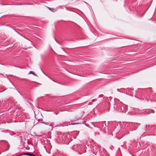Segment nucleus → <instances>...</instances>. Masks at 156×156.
<instances>
[{
  "label": "nucleus",
  "instance_id": "f257e3e1",
  "mask_svg": "<svg viewBox=\"0 0 156 156\" xmlns=\"http://www.w3.org/2000/svg\"><path fill=\"white\" fill-rule=\"evenodd\" d=\"M124 105L122 102H120L117 105L116 109L118 111L125 112L126 110L124 108Z\"/></svg>",
  "mask_w": 156,
  "mask_h": 156
},
{
  "label": "nucleus",
  "instance_id": "f03ea898",
  "mask_svg": "<svg viewBox=\"0 0 156 156\" xmlns=\"http://www.w3.org/2000/svg\"><path fill=\"white\" fill-rule=\"evenodd\" d=\"M62 141L63 140L65 142L66 141L65 143H66V141L68 142L69 141H70L69 137L70 136L69 135L66 134L65 135H62Z\"/></svg>",
  "mask_w": 156,
  "mask_h": 156
},
{
  "label": "nucleus",
  "instance_id": "7ed1b4c3",
  "mask_svg": "<svg viewBox=\"0 0 156 156\" xmlns=\"http://www.w3.org/2000/svg\"><path fill=\"white\" fill-rule=\"evenodd\" d=\"M4 27H4V28H5V29H14L12 27H11L10 26H9L7 25H5L4 26Z\"/></svg>",
  "mask_w": 156,
  "mask_h": 156
},
{
  "label": "nucleus",
  "instance_id": "20e7f679",
  "mask_svg": "<svg viewBox=\"0 0 156 156\" xmlns=\"http://www.w3.org/2000/svg\"><path fill=\"white\" fill-rule=\"evenodd\" d=\"M73 134H76V135L77 136L79 133V132L78 131H75L73 132Z\"/></svg>",
  "mask_w": 156,
  "mask_h": 156
},
{
  "label": "nucleus",
  "instance_id": "39448f33",
  "mask_svg": "<svg viewBox=\"0 0 156 156\" xmlns=\"http://www.w3.org/2000/svg\"><path fill=\"white\" fill-rule=\"evenodd\" d=\"M29 74H32L34 76H36V75L35 74V73H34L32 71H30V72Z\"/></svg>",
  "mask_w": 156,
  "mask_h": 156
},
{
  "label": "nucleus",
  "instance_id": "423d86ee",
  "mask_svg": "<svg viewBox=\"0 0 156 156\" xmlns=\"http://www.w3.org/2000/svg\"><path fill=\"white\" fill-rule=\"evenodd\" d=\"M149 113H154V111L153 110H150L149 111Z\"/></svg>",
  "mask_w": 156,
  "mask_h": 156
},
{
  "label": "nucleus",
  "instance_id": "0eeeda50",
  "mask_svg": "<svg viewBox=\"0 0 156 156\" xmlns=\"http://www.w3.org/2000/svg\"><path fill=\"white\" fill-rule=\"evenodd\" d=\"M42 123H44V124H45L46 125H48V124H47V123H44V122H42Z\"/></svg>",
  "mask_w": 156,
  "mask_h": 156
},
{
  "label": "nucleus",
  "instance_id": "6e6552de",
  "mask_svg": "<svg viewBox=\"0 0 156 156\" xmlns=\"http://www.w3.org/2000/svg\"><path fill=\"white\" fill-rule=\"evenodd\" d=\"M49 78L51 80H52L53 81H54L51 78H50L49 77Z\"/></svg>",
  "mask_w": 156,
  "mask_h": 156
},
{
  "label": "nucleus",
  "instance_id": "1a4fd4ad",
  "mask_svg": "<svg viewBox=\"0 0 156 156\" xmlns=\"http://www.w3.org/2000/svg\"><path fill=\"white\" fill-rule=\"evenodd\" d=\"M108 104H109V106H110L111 105V104L110 102H109L108 103Z\"/></svg>",
  "mask_w": 156,
  "mask_h": 156
},
{
  "label": "nucleus",
  "instance_id": "9d476101",
  "mask_svg": "<svg viewBox=\"0 0 156 156\" xmlns=\"http://www.w3.org/2000/svg\"><path fill=\"white\" fill-rule=\"evenodd\" d=\"M94 101V99H93L92 100V101Z\"/></svg>",
  "mask_w": 156,
  "mask_h": 156
},
{
  "label": "nucleus",
  "instance_id": "9b49d317",
  "mask_svg": "<svg viewBox=\"0 0 156 156\" xmlns=\"http://www.w3.org/2000/svg\"><path fill=\"white\" fill-rule=\"evenodd\" d=\"M114 102V100H113V103Z\"/></svg>",
  "mask_w": 156,
  "mask_h": 156
},
{
  "label": "nucleus",
  "instance_id": "f8f14e48",
  "mask_svg": "<svg viewBox=\"0 0 156 156\" xmlns=\"http://www.w3.org/2000/svg\"><path fill=\"white\" fill-rule=\"evenodd\" d=\"M109 99L110 100L111 99V98L110 97H109Z\"/></svg>",
  "mask_w": 156,
  "mask_h": 156
},
{
  "label": "nucleus",
  "instance_id": "ddd939ff",
  "mask_svg": "<svg viewBox=\"0 0 156 156\" xmlns=\"http://www.w3.org/2000/svg\"><path fill=\"white\" fill-rule=\"evenodd\" d=\"M90 103H89V105H90Z\"/></svg>",
  "mask_w": 156,
  "mask_h": 156
},
{
  "label": "nucleus",
  "instance_id": "4468645a",
  "mask_svg": "<svg viewBox=\"0 0 156 156\" xmlns=\"http://www.w3.org/2000/svg\"><path fill=\"white\" fill-rule=\"evenodd\" d=\"M121 108L120 107H119V108Z\"/></svg>",
  "mask_w": 156,
  "mask_h": 156
}]
</instances>
